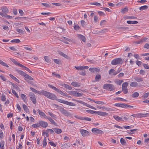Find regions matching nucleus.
Here are the masks:
<instances>
[{"label": "nucleus", "instance_id": "nucleus-37", "mask_svg": "<svg viewBox=\"0 0 149 149\" xmlns=\"http://www.w3.org/2000/svg\"><path fill=\"white\" fill-rule=\"evenodd\" d=\"M22 67V68H24V69L28 71V72H29L30 73H31L32 72L29 69V68H28L25 67V66L23 65H22L20 67Z\"/></svg>", "mask_w": 149, "mask_h": 149}, {"label": "nucleus", "instance_id": "nucleus-11", "mask_svg": "<svg viewBox=\"0 0 149 149\" xmlns=\"http://www.w3.org/2000/svg\"><path fill=\"white\" fill-rule=\"evenodd\" d=\"M15 70L20 75L24 76V77L26 75V74L24 72L19 70L17 69H15Z\"/></svg>", "mask_w": 149, "mask_h": 149}, {"label": "nucleus", "instance_id": "nucleus-57", "mask_svg": "<svg viewBox=\"0 0 149 149\" xmlns=\"http://www.w3.org/2000/svg\"><path fill=\"white\" fill-rule=\"evenodd\" d=\"M65 88L69 90H71L72 88L70 86L67 84H65Z\"/></svg>", "mask_w": 149, "mask_h": 149}, {"label": "nucleus", "instance_id": "nucleus-14", "mask_svg": "<svg viewBox=\"0 0 149 149\" xmlns=\"http://www.w3.org/2000/svg\"><path fill=\"white\" fill-rule=\"evenodd\" d=\"M38 111L40 117H44L45 118H47V116H46L44 112L42 111H41L40 110V109H38Z\"/></svg>", "mask_w": 149, "mask_h": 149}, {"label": "nucleus", "instance_id": "nucleus-6", "mask_svg": "<svg viewBox=\"0 0 149 149\" xmlns=\"http://www.w3.org/2000/svg\"><path fill=\"white\" fill-rule=\"evenodd\" d=\"M57 101L61 103L67 104L69 106H75V104L72 102H69L61 99H58Z\"/></svg>", "mask_w": 149, "mask_h": 149}, {"label": "nucleus", "instance_id": "nucleus-15", "mask_svg": "<svg viewBox=\"0 0 149 149\" xmlns=\"http://www.w3.org/2000/svg\"><path fill=\"white\" fill-rule=\"evenodd\" d=\"M96 114L101 116H104L107 115L108 113L105 112L98 111L96 112Z\"/></svg>", "mask_w": 149, "mask_h": 149}, {"label": "nucleus", "instance_id": "nucleus-23", "mask_svg": "<svg viewBox=\"0 0 149 149\" xmlns=\"http://www.w3.org/2000/svg\"><path fill=\"white\" fill-rule=\"evenodd\" d=\"M10 82L12 86L15 89H16L17 90H18L19 89V88L18 86L17 85L12 82Z\"/></svg>", "mask_w": 149, "mask_h": 149}, {"label": "nucleus", "instance_id": "nucleus-53", "mask_svg": "<svg viewBox=\"0 0 149 149\" xmlns=\"http://www.w3.org/2000/svg\"><path fill=\"white\" fill-rule=\"evenodd\" d=\"M16 30L17 32L19 33L22 34L24 33V31L22 29H17Z\"/></svg>", "mask_w": 149, "mask_h": 149}, {"label": "nucleus", "instance_id": "nucleus-26", "mask_svg": "<svg viewBox=\"0 0 149 149\" xmlns=\"http://www.w3.org/2000/svg\"><path fill=\"white\" fill-rule=\"evenodd\" d=\"M130 86L131 87H135L138 86V84L136 82H132L130 84Z\"/></svg>", "mask_w": 149, "mask_h": 149}, {"label": "nucleus", "instance_id": "nucleus-54", "mask_svg": "<svg viewBox=\"0 0 149 149\" xmlns=\"http://www.w3.org/2000/svg\"><path fill=\"white\" fill-rule=\"evenodd\" d=\"M122 91L125 94H126L127 93L128 90L127 88H122Z\"/></svg>", "mask_w": 149, "mask_h": 149}, {"label": "nucleus", "instance_id": "nucleus-32", "mask_svg": "<svg viewBox=\"0 0 149 149\" xmlns=\"http://www.w3.org/2000/svg\"><path fill=\"white\" fill-rule=\"evenodd\" d=\"M74 28L75 30H79L81 28L78 24H74Z\"/></svg>", "mask_w": 149, "mask_h": 149}, {"label": "nucleus", "instance_id": "nucleus-16", "mask_svg": "<svg viewBox=\"0 0 149 149\" xmlns=\"http://www.w3.org/2000/svg\"><path fill=\"white\" fill-rule=\"evenodd\" d=\"M109 74L110 75H115L117 74L116 71L113 69H110L109 72Z\"/></svg>", "mask_w": 149, "mask_h": 149}, {"label": "nucleus", "instance_id": "nucleus-3", "mask_svg": "<svg viewBox=\"0 0 149 149\" xmlns=\"http://www.w3.org/2000/svg\"><path fill=\"white\" fill-rule=\"evenodd\" d=\"M103 88L109 91H112L115 89L114 85L111 84H106L104 85Z\"/></svg>", "mask_w": 149, "mask_h": 149}, {"label": "nucleus", "instance_id": "nucleus-7", "mask_svg": "<svg viewBox=\"0 0 149 149\" xmlns=\"http://www.w3.org/2000/svg\"><path fill=\"white\" fill-rule=\"evenodd\" d=\"M79 131L82 136L83 137L89 135L90 134V133L89 132L84 129H80Z\"/></svg>", "mask_w": 149, "mask_h": 149}, {"label": "nucleus", "instance_id": "nucleus-8", "mask_svg": "<svg viewBox=\"0 0 149 149\" xmlns=\"http://www.w3.org/2000/svg\"><path fill=\"white\" fill-rule=\"evenodd\" d=\"M29 95L30 97L31 100L32 102L34 104L36 103V98L34 94L33 93H30L29 94Z\"/></svg>", "mask_w": 149, "mask_h": 149}, {"label": "nucleus", "instance_id": "nucleus-24", "mask_svg": "<svg viewBox=\"0 0 149 149\" xmlns=\"http://www.w3.org/2000/svg\"><path fill=\"white\" fill-rule=\"evenodd\" d=\"M101 78V76L99 74H97L96 75L95 77V80L96 81H98Z\"/></svg>", "mask_w": 149, "mask_h": 149}, {"label": "nucleus", "instance_id": "nucleus-64", "mask_svg": "<svg viewBox=\"0 0 149 149\" xmlns=\"http://www.w3.org/2000/svg\"><path fill=\"white\" fill-rule=\"evenodd\" d=\"M144 47L145 48L149 49V44L146 43L144 45Z\"/></svg>", "mask_w": 149, "mask_h": 149}, {"label": "nucleus", "instance_id": "nucleus-10", "mask_svg": "<svg viewBox=\"0 0 149 149\" xmlns=\"http://www.w3.org/2000/svg\"><path fill=\"white\" fill-rule=\"evenodd\" d=\"M40 126L45 128L47 126L48 124L47 122L43 121L42 120H40L39 121Z\"/></svg>", "mask_w": 149, "mask_h": 149}, {"label": "nucleus", "instance_id": "nucleus-4", "mask_svg": "<svg viewBox=\"0 0 149 149\" xmlns=\"http://www.w3.org/2000/svg\"><path fill=\"white\" fill-rule=\"evenodd\" d=\"M123 63L122 59L121 58H115L111 61V64L113 65H116L122 64Z\"/></svg>", "mask_w": 149, "mask_h": 149}, {"label": "nucleus", "instance_id": "nucleus-17", "mask_svg": "<svg viewBox=\"0 0 149 149\" xmlns=\"http://www.w3.org/2000/svg\"><path fill=\"white\" fill-rule=\"evenodd\" d=\"M77 37L79 39H81L83 42H84L86 41L85 37L81 34H77Z\"/></svg>", "mask_w": 149, "mask_h": 149}, {"label": "nucleus", "instance_id": "nucleus-35", "mask_svg": "<svg viewBox=\"0 0 149 149\" xmlns=\"http://www.w3.org/2000/svg\"><path fill=\"white\" fill-rule=\"evenodd\" d=\"M128 8H124L122 9L121 12L123 13H125L127 12L128 11Z\"/></svg>", "mask_w": 149, "mask_h": 149}, {"label": "nucleus", "instance_id": "nucleus-39", "mask_svg": "<svg viewBox=\"0 0 149 149\" xmlns=\"http://www.w3.org/2000/svg\"><path fill=\"white\" fill-rule=\"evenodd\" d=\"M148 6H143L140 7L139 9L140 10H143L147 9L148 8Z\"/></svg>", "mask_w": 149, "mask_h": 149}, {"label": "nucleus", "instance_id": "nucleus-12", "mask_svg": "<svg viewBox=\"0 0 149 149\" xmlns=\"http://www.w3.org/2000/svg\"><path fill=\"white\" fill-rule=\"evenodd\" d=\"M89 70L93 72H97L100 71V70L99 68H90Z\"/></svg>", "mask_w": 149, "mask_h": 149}, {"label": "nucleus", "instance_id": "nucleus-63", "mask_svg": "<svg viewBox=\"0 0 149 149\" xmlns=\"http://www.w3.org/2000/svg\"><path fill=\"white\" fill-rule=\"evenodd\" d=\"M0 77L1 79H2L4 81H5L6 80V79L5 77L3 76V75H1L0 76Z\"/></svg>", "mask_w": 149, "mask_h": 149}, {"label": "nucleus", "instance_id": "nucleus-33", "mask_svg": "<svg viewBox=\"0 0 149 149\" xmlns=\"http://www.w3.org/2000/svg\"><path fill=\"white\" fill-rule=\"evenodd\" d=\"M0 64L2 65L5 66L7 68L9 67L8 65L6 63L2 61L0 59Z\"/></svg>", "mask_w": 149, "mask_h": 149}, {"label": "nucleus", "instance_id": "nucleus-60", "mask_svg": "<svg viewBox=\"0 0 149 149\" xmlns=\"http://www.w3.org/2000/svg\"><path fill=\"white\" fill-rule=\"evenodd\" d=\"M139 73L142 75H144L145 74V71L143 70H141L139 71Z\"/></svg>", "mask_w": 149, "mask_h": 149}, {"label": "nucleus", "instance_id": "nucleus-31", "mask_svg": "<svg viewBox=\"0 0 149 149\" xmlns=\"http://www.w3.org/2000/svg\"><path fill=\"white\" fill-rule=\"evenodd\" d=\"M113 118H114L116 119V120L118 121H119V120H122L123 121V119L122 118L119 117V116H113Z\"/></svg>", "mask_w": 149, "mask_h": 149}, {"label": "nucleus", "instance_id": "nucleus-36", "mask_svg": "<svg viewBox=\"0 0 149 149\" xmlns=\"http://www.w3.org/2000/svg\"><path fill=\"white\" fill-rule=\"evenodd\" d=\"M21 97L24 102H26V96L24 94H22L21 95Z\"/></svg>", "mask_w": 149, "mask_h": 149}, {"label": "nucleus", "instance_id": "nucleus-50", "mask_svg": "<svg viewBox=\"0 0 149 149\" xmlns=\"http://www.w3.org/2000/svg\"><path fill=\"white\" fill-rule=\"evenodd\" d=\"M89 67L87 66H80V70H84L85 69H88V68Z\"/></svg>", "mask_w": 149, "mask_h": 149}, {"label": "nucleus", "instance_id": "nucleus-55", "mask_svg": "<svg viewBox=\"0 0 149 149\" xmlns=\"http://www.w3.org/2000/svg\"><path fill=\"white\" fill-rule=\"evenodd\" d=\"M32 126L33 128L39 127H40L39 123H38L33 124L32 125Z\"/></svg>", "mask_w": 149, "mask_h": 149}, {"label": "nucleus", "instance_id": "nucleus-45", "mask_svg": "<svg viewBox=\"0 0 149 149\" xmlns=\"http://www.w3.org/2000/svg\"><path fill=\"white\" fill-rule=\"evenodd\" d=\"M82 120L90 121L91 120V119L90 118L85 117H82Z\"/></svg>", "mask_w": 149, "mask_h": 149}, {"label": "nucleus", "instance_id": "nucleus-2", "mask_svg": "<svg viewBox=\"0 0 149 149\" xmlns=\"http://www.w3.org/2000/svg\"><path fill=\"white\" fill-rule=\"evenodd\" d=\"M48 86L50 88H52V89H53L55 91L59 93H60V94L61 95H62L65 96H68V95L67 93H64L58 89V88H57L55 86L50 85V84H48Z\"/></svg>", "mask_w": 149, "mask_h": 149}, {"label": "nucleus", "instance_id": "nucleus-44", "mask_svg": "<svg viewBox=\"0 0 149 149\" xmlns=\"http://www.w3.org/2000/svg\"><path fill=\"white\" fill-rule=\"evenodd\" d=\"M11 42H12L19 43L20 42V41L19 39H16L12 40H11Z\"/></svg>", "mask_w": 149, "mask_h": 149}, {"label": "nucleus", "instance_id": "nucleus-34", "mask_svg": "<svg viewBox=\"0 0 149 149\" xmlns=\"http://www.w3.org/2000/svg\"><path fill=\"white\" fill-rule=\"evenodd\" d=\"M120 142L121 144L123 145H125L126 144V143L125 140L123 138L120 139Z\"/></svg>", "mask_w": 149, "mask_h": 149}, {"label": "nucleus", "instance_id": "nucleus-38", "mask_svg": "<svg viewBox=\"0 0 149 149\" xmlns=\"http://www.w3.org/2000/svg\"><path fill=\"white\" fill-rule=\"evenodd\" d=\"M139 95V93L138 92H135L132 94V97L133 98L137 97Z\"/></svg>", "mask_w": 149, "mask_h": 149}, {"label": "nucleus", "instance_id": "nucleus-62", "mask_svg": "<svg viewBox=\"0 0 149 149\" xmlns=\"http://www.w3.org/2000/svg\"><path fill=\"white\" fill-rule=\"evenodd\" d=\"M143 66L145 69H149V66L146 64H143Z\"/></svg>", "mask_w": 149, "mask_h": 149}, {"label": "nucleus", "instance_id": "nucleus-22", "mask_svg": "<svg viewBox=\"0 0 149 149\" xmlns=\"http://www.w3.org/2000/svg\"><path fill=\"white\" fill-rule=\"evenodd\" d=\"M1 10L5 14L6 13H8V8L6 6H3L1 8Z\"/></svg>", "mask_w": 149, "mask_h": 149}, {"label": "nucleus", "instance_id": "nucleus-20", "mask_svg": "<svg viewBox=\"0 0 149 149\" xmlns=\"http://www.w3.org/2000/svg\"><path fill=\"white\" fill-rule=\"evenodd\" d=\"M46 118L52 124L55 125H56V123L53 120L51 117H47Z\"/></svg>", "mask_w": 149, "mask_h": 149}, {"label": "nucleus", "instance_id": "nucleus-28", "mask_svg": "<svg viewBox=\"0 0 149 149\" xmlns=\"http://www.w3.org/2000/svg\"><path fill=\"white\" fill-rule=\"evenodd\" d=\"M55 133L57 134H60L62 132L61 130L58 128H54V129Z\"/></svg>", "mask_w": 149, "mask_h": 149}, {"label": "nucleus", "instance_id": "nucleus-46", "mask_svg": "<svg viewBox=\"0 0 149 149\" xmlns=\"http://www.w3.org/2000/svg\"><path fill=\"white\" fill-rule=\"evenodd\" d=\"M128 84L127 82L124 83L122 85V88H127L128 86Z\"/></svg>", "mask_w": 149, "mask_h": 149}, {"label": "nucleus", "instance_id": "nucleus-25", "mask_svg": "<svg viewBox=\"0 0 149 149\" xmlns=\"http://www.w3.org/2000/svg\"><path fill=\"white\" fill-rule=\"evenodd\" d=\"M9 76L12 79H13L14 80H15L16 82H18V83L19 82V80L18 79H17L13 75H12L11 74H10L9 75Z\"/></svg>", "mask_w": 149, "mask_h": 149}, {"label": "nucleus", "instance_id": "nucleus-41", "mask_svg": "<svg viewBox=\"0 0 149 149\" xmlns=\"http://www.w3.org/2000/svg\"><path fill=\"white\" fill-rule=\"evenodd\" d=\"M4 141L3 140H1L0 142V147L2 149H3L4 148Z\"/></svg>", "mask_w": 149, "mask_h": 149}, {"label": "nucleus", "instance_id": "nucleus-19", "mask_svg": "<svg viewBox=\"0 0 149 149\" xmlns=\"http://www.w3.org/2000/svg\"><path fill=\"white\" fill-rule=\"evenodd\" d=\"M71 84L74 87H79L81 85L80 83L77 82H72L71 83Z\"/></svg>", "mask_w": 149, "mask_h": 149}, {"label": "nucleus", "instance_id": "nucleus-1", "mask_svg": "<svg viewBox=\"0 0 149 149\" xmlns=\"http://www.w3.org/2000/svg\"><path fill=\"white\" fill-rule=\"evenodd\" d=\"M42 95L49 99L52 100H56L57 97L54 94L44 90L40 91V95Z\"/></svg>", "mask_w": 149, "mask_h": 149}, {"label": "nucleus", "instance_id": "nucleus-42", "mask_svg": "<svg viewBox=\"0 0 149 149\" xmlns=\"http://www.w3.org/2000/svg\"><path fill=\"white\" fill-rule=\"evenodd\" d=\"M23 108L25 111L26 112L29 111V109H28L27 106L25 104L23 105Z\"/></svg>", "mask_w": 149, "mask_h": 149}, {"label": "nucleus", "instance_id": "nucleus-13", "mask_svg": "<svg viewBox=\"0 0 149 149\" xmlns=\"http://www.w3.org/2000/svg\"><path fill=\"white\" fill-rule=\"evenodd\" d=\"M11 61L13 62L15 65H18L19 67H21L22 64L18 63L15 59L12 58H10Z\"/></svg>", "mask_w": 149, "mask_h": 149}, {"label": "nucleus", "instance_id": "nucleus-49", "mask_svg": "<svg viewBox=\"0 0 149 149\" xmlns=\"http://www.w3.org/2000/svg\"><path fill=\"white\" fill-rule=\"evenodd\" d=\"M12 93L17 98L19 97L18 94L13 89H12Z\"/></svg>", "mask_w": 149, "mask_h": 149}, {"label": "nucleus", "instance_id": "nucleus-58", "mask_svg": "<svg viewBox=\"0 0 149 149\" xmlns=\"http://www.w3.org/2000/svg\"><path fill=\"white\" fill-rule=\"evenodd\" d=\"M90 4L91 5H95L97 6H101L100 4L97 2L92 3H91Z\"/></svg>", "mask_w": 149, "mask_h": 149}, {"label": "nucleus", "instance_id": "nucleus-47", "mask_svg": "<svg viewBox=\"0 0 149 149\" xmlns=\"http://www.w3.org/2000/svg\"><path fill=\"white\" fill-rule=\"evenodd\" d=\"M25 77L31 80H33V78L27 74L26 75Z\"/></svg>", "mask_w": 149, "mask_h": 149}, {"label": "nucleus", "instance_id": "nucleus-5", "mask_svg": "<svg viewBox=\"0 0 149 149\" xmlns=\"http://www.w3.org/2000/svg\"><path fill=\"white\" fill-rule=\"evenodd\" d=\"M131 116L136 118H140L144 117L149 116V113H139L134 114L131 115Z\"/></svg>", "mask_w": 149, "mask_h": 149}, {"label": "nucleus", "instance_id": "nucleus-21", "mask_svg": "<svg viewBox=\"0 0 149 149\" xmlns=\"http://www.w3.org/2000/svg\"><path fill=\"white\" fill-rule=\"evenodd\" d=\"M30 89L33 92L36 93H37L38 94L40 95V91H38L35 89V88H32V87H30Z\"/></svg>", "mask_w": 149, "mask_h": 149}, {"label": "nucleus", "instance_id": "nucleus-29", "mask_svg": "<svg viewBox=\"0 0 149 149\" xmlns=\"http://www.w3.org/2000/svg\"><path fill=\"white\" fill-rule=\"evenodd\" d=\"M127 23L130 24H136L138 23V22L137 21H127Z\"/></svg>", "mask_w": 149, "mask_h": 149}, {"label": "nucleus", "instance_id": "nucleus-18", "mask_svg": "<svg viewBox=\"0 0 149 149\" xmlns=\"http://www.w3.org/2000/svg\"><path fill=\"white\" fill-rule=\"evenodd\" d=\"M134 79L135 81L138 82H142L143 80V78L139 77H134Z\"/></svg>", "mask_w": 149, "mask_h": 149}, {"label": "nucleus", "instance_id": "nucleus-30", "mask_svg": "<svg viewBox=\"0 0 149 149\" xmlns=\"http://www.w3.org/2000/svg\"><path fill=\"white\" fill-rule=\"evenodd\" d=\"M73 94L76 96H81L82 95V94L81 93L77 92L74 91Z\"/></svg>", "mask_w": 149, "mask_h": 149}, {"label": "nucleus", "instance_id": "nucleus-51", "mask_svg": "<svg viewBox=\"0 0 149 149\" xmlns=\"http://www.w3.org/2000/svg\"><path fill=\"white\" fill-rule=\"evenodd\" d=\"M47 139L46 137H45L43 141V146L44 147L46 146L47 145V143L46 142Z\"/></svg>", "mask_w": 149, "mask_h": 149}, {"label": "nucleus", "instance_id": "nucleus-9", "mask_svg": "<svg viewBox=\"0 0 149 149\" xmlns=\"http://www.w3.org/2000/svg\"><path fill=\"white\" fill-rule=\"evenodd\" d=\"M60 111L63 114L67 116H71V114L68 111L63 108H61Z\"/></svg>", "mask_w": 149, "mask_h": 149}, {"label": "nucleus", "instance_id": "nucleus-61", "mask_svg": "<svg viewBox=\"0 0 149 149\" xmlns=\"http://www.w3.org/2000/svg\"><path fill=\"white\" fill-rule=\"evenodd\" d=\"M149 93H145L143 96V97L145 98H146L148 96H149Z\"/></svg>", "mask_w": 149, "mask_h": 149}, {"label": "nucleus", "instance_id": "nucleus-27", "mask_svg": "<svg viewBox=\"0 0 149 149\" xmlns=\"http://www.w3.org/2000/svg\"><path fill=\"white\" fill-rule=\"evenodd\" d=\"M59 54L61 56L64 57L67 59H69V57L68 56L62 52H60Z\"/></svg>", "mask_w": 149, "mask_h": 149}, {"label": "nucleus", "instance_id": "nucleus-48", "mask_svg": "<svg viewBox=\"0 0 149 149\" xmlns=\"http://www.w3.org/2000/svg\"><path fill=\"white\" fill-rule=\"evenodd\" d=\"M96 134H104V132L101 130L98 129Z\"/></svg>", "mask_w": 149, "mask_h": 149}, {"label": "nucleus", "instance_id": "nucleus-52", "mask_svg": "<svg viewBox=\"0 0 149 149\" xmlns=\"http://www.w3.org/2000/svg\"><path fill=\"white\" fill-rule=\"evenodd\" d=\"M127 104L124 103H122L120 104V107L125 108H127Z\"/></svg>", "mask_w": 149, "mask_h": 149}, {"label": "nucleus", "instance_id": "nucleus-59", "mask_svg": "<svg viewBox=\"0 0 149 149\" xmlns=\"http://www.w3.org/2000/svg\"><path fill=\"white\" fill-rule=\"evenodd\" d=\"M98 129L96 128H93L92 129L91 131L92 132L94 133H96L97 132V130Z\"/></svg>", "mask_w": 149, "mask_h": 149}, {"label": "nucleus", "instance_id": "nucleus-43", "mask_svg": "<svg viewBox=\"0 0 149 149\" xmlns=\"http://www.w3.org/2000/svg\"><path fill=\"white\" fill-rule=\"evenodd\" d=\"M86 111L88 113H90L91 114H93L94 113H95L96 114V112L97 111H94L93 110H87Z\"/></svg>", "mask_w": 149, "mask_h": 149}, {"label": "nucleus", "instance_id": "nucleus-40", "mask_svg": "<svg viewBox=\"0 0 149 149\" xmlns=\"http://www.w3.org/2000/svg\"><path fill=\"white\" fill-rule=\"evenodd\" d=\"M52 75L53 76H54L59 78H61L60 75L56 73L55 72H54L52 73Z\"/></svg>", "mask_w": 149, "mask_h": 149}, {"label": "nucleus", "instance_id": "nucleus-56", "mask_svg": "<svg viewBox=\"0 0 149 149\" xmlns=\"http://www.w3.org/2000/svg\"><path fill=\"white\" fill-rule=\"evenodd\" d=\"M44 58L45 61L47 63H49L50 62L49 59V57L48 56H45Z\"/></svg>", "mask_w": 149, "mask_h": 149}]
</instances>
